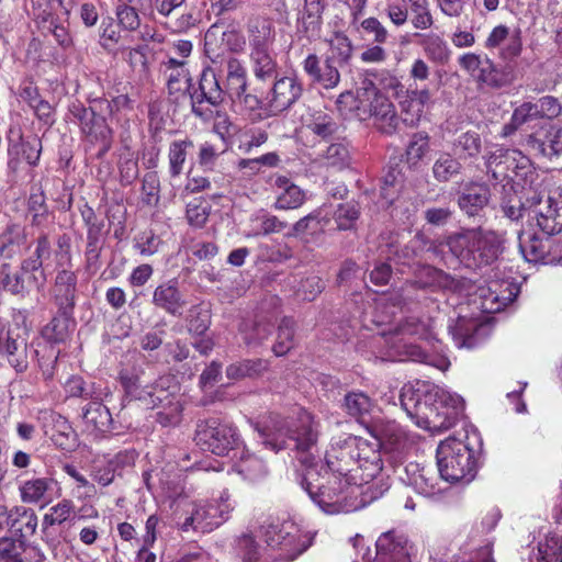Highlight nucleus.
Listing matches in <instances>:
<instances>
[{"mask_svg":"<svg viewBox=\"0 0 562 562\" xmlns=\"http://www.w3.org/2000/svg\"><path fill=\"white\" fill-rule=\"evenodd\" d=\"M402 176L401 171L396 168L391 169L383 179V186L381 188V195L385 200L386 204H391L398 189L401 187Z\"/></svg>","mask_w":562,"mask_h":562,"instance_id":"nucleus-63","label":"nucleus"},{"mask_svg":"<svg viewBox=\"0 0 562 562\" xmlns=\"http://www.w3.org/2000/svg\"><path fill=\"white\" fill-rule=\"evenodd\" d=\"M261 27L262 36H254L251 40V59L254 63V72L256 77L266 79L273 76L276 72L277 63L268 49V44L271 42L270 24L262 22Z\"/></svg>","mask_w":562,"mask_h":562,"instance_id":"nucleus-21","label":"nucleus"},{"mask_svg":"<svg viewBox=\"0 0 562 562\" xmlns=\"http://www.w3.org/2000/svg\"><path fill=\"white\" fill-rule=\"evenodd\" d=\"M400 402L418 427L432 434L451 428L464 408L460 395L422 380L404 384Z\"/></svg>","mask_w":562,"mask_h":562,"instance_id":"nucleus-2","label":"nucleus"},{"mask_svg":"<svg viewBox=\"0 0 562 562\" xmlns=\"http://www.w3.org/2000/svg\"><path fill=\"white\" fill-rule=\"evenodd\" d=\"M210 212V203L202 198H195L187 205V220L190 225L202 227L206 223Z\"/></svg>","mask_w":562,"mask_h":562,"instance_id":"nucleus-54","label":"nucleus"},{"mask_svg":"<svg viewBox=\"0 0 562 562\" xmlns=\"http://www.w3.org/2000/svg\"><path fill=\"white\" fill-rule=\"evenodd\" d=\"M193 147V143L186 138L173 140L168 149L169 173L172 178L179 177L183 171L188 150Z\"/></svg>","mask_w":562,"mask_h":562,"instance_id":"nucleus-42","label":"nucleus"},{"mask_svg":"<svg viewBox=\"0 0 562 562\" xmlns=\"http://www.w3.org/2000/svg\"><path fill=\"white\" fill-rule=\"evenodd\" d=\"M24 243V228L18 224L9 225L0 235V255L12 258L21 251Z\"/></svg>","mask_w":562,"mask_h":562,"instance_id":"nucleus-38","label":"nucleus"},{"mask_svg":"<svg viewBox=\"0 0 562 562\" xmlns=\"http://www.w3.org/2000/svg\"><path fill=\"white\" fill-rule=\"evenodd\" d=\"M37 527L35 513L24 506H14L9 510V529L20 537L31 536Z\"/></svg>","mask_w":562,"mask_h":562,"instance_id":"nucleus-33","label":"nucleus"},{"mask_svg":"<svg viewBox=\"0 0 562 562\" xmlns=\"http://www.w3.org/2000/svg\"><path fill=\"white\" fill-rule=\"evenodd\" d=\"M153 303L172 315H181L186 301L180 293L177 281L169 280L159 284L153 293Z\"/></svg>","mask_w":562,"mask_h":562,"instance_id":"nucleus-30","label":"nucleus"},{"mask_svg":"<svg viewBox=\"0 0 562 562\" xmlns=\"http://www.w3.org/2000/svg\"><path fill=\"white\" fill-rule=\"evenodd\" d=\"M303 127L321 139H329L335 136L339 125L335 119L322 110L308 111L303 116Z\"/></svg>","mask_w":562,"mask_h":562,"instance_id":"nucleus-31","label":"nucleus"},{"mask_svg":"<svg viewBox=\"0 0 562 562\" xmlns=\"http://www.w3.org/2000/svg\"><path fill=\"white\" fill-rule=\"evenodd\" d=\"M532 147L546 157L560 156L562 154V127L551 126L544 140L532 139Z\"/></svg>","mask_w":562,"mask_h":562,"instance_id":"nucleus-46","label":"nucleus"},{"mask_svg":"<svg viewBox=\"0 0 562 562\" xmlns=\"http://www.w3.org/2000/svg\"><path fill=\"white\" fill-rule=\"evenodd\" d=\"M461 162L448 153H440L432 166V176L439 182H448L461 172Z\"/></svg>","mask_w":562,"mask_h":562,"instance_id":"nucleus-45","label":"nucleus"},{"mask_svg":"<svg viewBox=\"0 0 562 562\" xmlns=\"http://www.w3.org/2000/svg\"><path fill=\"white\" fill-rule=\"evenodd\" d=\"M199 88L200 92L191 97L192 111L196 116L209 120L213 116L212 108L223 101L224 90L211 69L202 72Z\"/></svg>","mask_w":562,"mask_h":562,"instance_id":"nucleus-14","label":"nucleus"},{"mask_svg":"<svg viewBox=\"0 0 562 562\" xmlns=\"http://www.w3.org/2000/svg\"><path fill=\"white\" fill-rule=\"evenodd\" d=\"M420 45L427 58L437 65H446L451 58V50L445 38L435 33L423 35Z\"/></svg>","mask_w":562,"mask_h":562,"instance_id":"nucleus-35","label":"nucleus"},{"mask_svg":"<svg viewBox=\"0 0 562 562\" xmlns=\"http://www.w3.org/2000/svg\"><path fill=\"white\" fill-rule=\"evenodd\" d=\"M325 160L328 165L338 168L348 166L350 153L347 145L342 143L330 144L325 151Z\"/></svg>","mask_w":562,"mask_h":562,"instance_id":"nucleus-62","label":"nucleus"},{"mask_svg":"<svg viewBox=\"0 0 562 562\" xmlns=\"http://www.w3.org/2000/svg\"><path fill=\"white\" fill-rule=\"evenodd\" d=\"M218 526L215 518H213L212 512L209 509L204 501L195 503L193 505L191 514L184 519L181 525L183 531L190 529L199 532H211Z\"/></svg>","mask_w":562,"mask_h":562,"instance_id":"nucleus-32","label":"nucleus"},{"mask_svg":"<svg viewBox=\"0 0 562 562\" xmlns=\"http://www.w3.org/2000/svg\"><path fill=\"white\" fill-rule=\"evenodd\" d=\"M50 256V244L46 235L37 239L34 257L26 259L22 263L25 271H37L42 268L43 262Z\"/></svg>","mask_w":562,"mask_h":562,"instance_id":"nucleus-58","label":"nucleus"},{"mask_svg":"<svg viewBox=\"0 0 562 562\" xmlns=\"http://www.w3.org/2000/svg\"><path fill=\"white\" fill-rule=\"evenodd\" d=\"M204 503L212 512L218 526L229 519L236 506V501L227 488L222 490L216 496H213L210 501H204Z\"/></svg>","mask_w":562,"mask_h":562,"instance_id":"nucleus-40","label":"nucleus"},{"mask_svg":"<svg viewBox=\"0 0 562 562\" xmlns=\"http://www.w3.org/2000/svg\"><path fill=\"white\" fill-rule=\"evenodd\" d=\"M473 252V265H487L496 259L502 251L503 236L492 231H476Z\"/></svg>","mask_w":562,"mask_h":562,"instance_id":"nucleus-27","label":"nucleus"},{"mask_svg":"<svg viewBox=\"0 0 562 562\" xmlns=\"http://www.w3.org/2000/svg\"><path fill=\"white\" fill-rule=\"evenodd\" d=\"M481 137L475 132L461 134L454 143L456 153L460 158L476 157L481 153Z\"/></svg>","mask_w":562,"mask_h":562,"instance_id":"nucleus-52","label":"nucleus"},{"mask_svg":"<svg viewBox=\"0 0 562 562\" xmlns=\"http://www.w3.org/2000/svg\"><path fill=\"white\" fill-rule=\"evenodd\" d=\"M269 184L274 194L273 207L276 210H296L306 200L305 191L285 176L272 175Z\"/></svg>","mask_w":562,"mask_h":562,"instance_id":"nucleus-18","label":"nucleus"},{"mask_svg":"<svg viewBox=\"0 0 562 562\" xmlns=\"http://www.w3.org/2000/svg\"><path fill=\"white\" fill-rule=\"evenodd\" d=\"M374 403L362 392H350L345 396V408L355 417H362L372 412Z\"/></svg>","mask_w":562,"mask_h":562,"instance_id":"nucleus-50","label":"nucleus"},{"mask_svg":"<svg viewBox=\"0 0 562 562\" xmlns=\"http://www.w3.org/2000/svg\"><path fill=\"white\" fill-rule=\"evenodd\" d=\"M475 240H477L476 231L470 229L450 236L447 245L457 258L470 266L473 263Z\"/></svg>","mask_w":562,"mask_h":562,"instance_id":"nucleus-34","label":"nucleus"},{"mask_svg":"<svg viewBox=\"0 0 562 562\" xmlns=\"http://www.w3.org/2000/svg\"><path fill=\"white\" fill-rule=\"evenodd\" d=\"M429 151V136L427 133H415L406 147V160L409 166H417Z\"/></svg>","mask_w":562,"mask_h":562,"instance_id":"nucleus-49","label":"nucleus"},{"mask_svg":"<svg viewBox=\"0 0 562 562\" xmlns=\"http://www.w3.org/2000/svg\"><path fill=\"white\" fill-rule=\"evenodd\" d=\"M519 293V285L512 276L495 278L488 281L486 290L481 291L482 308L487 313H496L510 304Z\"/></svg>","mask_w":562,"mask_h":562,"instance_id":"nucleus-13","label":"nucleus"},{"mask_svg":"<svg viewBox=\"0 0 562 562\" xmlns=\"http://www.w3.org/2000/svg\"><path fill=\"white\" fill-rule=\"evenodd\" d=\"M195 441L201 449L216 456H226L239 450L240 440L237 430L229 424L211 418L198 425Z\"/></svg>","mask_w":562,"mask_h":562,"instance_id":"nucleus-9","label":"nucleus"},{"mask_svg":"<svg viewBox=\"0 0 562 562\" xmlns=\"http://www.w3.org/2000/svg\"><path fill=\"white\" fill-rule=\"evenodd\" d=\"M327 220L322 216V211L316 210L302 217L293 225V234L301 235L306 232L316 233L324 228Z\"/></svg>","mask_w":562,"mask_h":562,"instance_id":"nucleus-61","label":"nucleus"},{"mask_svg":"<svg viewBox=\"0 0 562 562\" xmlns=\"http://www.w3.org/2000/svg\"><path fill=\"white\" fill-rule=\"evenodd\" d=\"M233 471L248 482L259 481L267 474L265 462L246 449L234 452Z\"/></svg>","mask_w":562,"mask_h":562,"instance_id":"nucleus-28","label":"nucleus"},{"mask_svg":"<svg viewBox=\"0 0 562 562\" xmlns=\"http://www.w3.org/2000/svg\"><path fill=\"white\" fill-rule=\"evenodd\" d=\"M77 284L74 272L66 269L59 271L55 280V295L60 304H72Z\"/></svg>","mask_w":562,"mask_h":562,"instance_id":"nucleus-47","label":"nucleus"},{"mask_svg":"<svg viewBox=\"0 0 562 562\" xmlns=\"http://www.w3.org/2000/svg\"><path fill=\"white\" fill-rule=\"evenodd\" d=\"M313 536L293 520L260 527L256 533L245 532L236 539L240 562H269V550L280 559L293 561L312 544Z\"/></svg>","mask_w":562,"mask_h":562,"instance_id":"nucleus-3","label":"nucleus"},{"mask_svg":"<svg viewBox=\"0 0 562 562\" xmlns=\"http://www.w3.org/2000/svg\"><path fill=\"white\" fill-rule=\"evenodd\" d=\"M356 117L360 121L374 117L376 127L385 134L395 132L398 123L394 105L371 81L357 89Z\"/></svg>","mask_w":562,"mask_h":562,"instance_id":"nucleus-8","label":"nucleus"},{"mask_svg":"<svg viewBox=\"0 0 562 562\" xmlns=\"http://www.w3.org/2000/svg\"><path fill=\"white\" fill-rule=\"evenodd\" d=\"M126 393L147 408H157L156 419L162 426H177L182 418L180 387L170 376H161L155 385H143L137 375L121 374Z\"/></svg>","mask_w":562,"mask_h":562,"instance_id":"nucleus-4","label":"nucleus"},{"mask_svg":"<svg viewBox=\"0 0 562 562\" xmlns=\"http://www.w3.org/2000/svg\"><path fill=\"white\" fill-rule=\"evenodd\" d=\"M227 86L226 92L233 100L244 101L250 106H255L258 100L255 95L246 94L247 72L244 65L236 58L227 60Z\"/></svg>","mask_w":562,"mask_h":562,"instance_id":"nucleus-24","label":"nucleus"},{"mask_svg":"<svg viewBox=\"0 0 562 562\" xmlns=\"http://www.w3.org/2000/svg\"><path fill=\"white\" fill-rule=\"evenodd\" d=\"M210 326L209 310L203 305H194L189 310L188 328L195 335H202Z\"/></svg>","mask_w":562,"mask_h":562,"instance_id":"nucleus-57","label":"nucleus"},{"mask_svg":"<svg viewBox=\"0 0 562 562\" xmlns=\"http://www.w3.org/2000/svg\"><path fill=\"white\" fill-rule=\"evenodd\" d=\"M266 369V363L261 360H245L227 367L226 375L231 380H239L252 374H257Z\"/></svg>","mask_w":562,"mask_h":562,"instance_id":"nucleus-56","label":"nucleus"},{"mask_svg":"<svg viewBox=\"0 0 562 562\" xmlns=\"http://www.w3.org/2000/svg\"><path fill=\"white\" fill-rule=\"evenodd\" d=\"M430 100L431 92L428 88L409 89L401 102L403 111L411 115L405 121H409L412 124L418 121Z\"/></svg>","mask_w":562,"mask_h":562,"instance_id":"nucleus-36","label":"nucleus"},{"mask_svg":"<svg viewBox=\"0 0 562 562\" xmlns=\"http://www.w3.org/2000/svg\"><path fill=\"white\" fill-rule=\"evenodd\" d=\"M42 150L41 140L36 136L24 139L20 133L11 131L9 136V168L13 171L21 169L22 165L34 166L40 159Z\"/></svg>","mask_w":562,"mask_h":562,"instance_id":"nucleus-16","label":"nucleus"},{"mask_svg":"<svg viewBox=\"0 0 562 562\" xmlns=\"http://www.w3.org/2000/svg\"><path fill=\"white\" fill-rule=\"evenodd\" d=\"M52 440L57 447L67 451L77 446L76 434L66 418L59 416L55 420Z\"/></svg>","mask_w":562,"mask_h":562,"instance_id":"nucleus-48","label":"nucleus"},{"mask_svg":"<svg viewBox=\"0 0 562 562\" xmlns=\"http://www.w3.org/2000/svg\"><path fill=\"white\" fill-rule=\"evenodd\" d=\"M485 165L495 180H507L521 189H535L539 178L530 159L517 149L493 146L487 151Z\"/></svg>","mask_w":562,"mask_h":562,"instance_id":"nucleus-5","label":"nucleus"},{"mask_svg":"<svg viewBox=\"0 0 562 562\" xmlns=\"http://www.w3.org/2000/svg\"><path fill=\"white\" fill-rule=\"evenodd\" d=\"M488 201L487 189L482 186H473L459 198V206L468 215H475Z\"/></svg>","mask_w":562,"mask_h":562,"instance_id":"nucleus-43","label":"nucleus"},{"mask_svg":"<svg viewBox=\"0 0 562 562\" xmlns=\"http://www.w3.org/2000/svg\"><path fill=\"white\" fill-rule=\"evenodd\" d=\"M561 209L552 198H540L536 204L528 209L529 227L532 229L538 227L544 236L560 233L562 231Z\"/></svg>","mask_w":562,"mask_h":562,"instance_id":"nucleus-15","label":"nucleus"},{"mask_svg":"<svg viewBox=\"0 0 562 562\" xmlns=\"http://www.w3.org/2000/svg\"><path fill=\"white\" fill-rule=\"evenodd\" d=\"M302 94V85L296 76H283L273 85L270 98V108L273 112H281L290 108Z\"/></svg>","mask_w":562,"mask_h":562,"instance_id":"nucleus-22","label":"nucleus"},{"mask_svg":"<svg viewBox=\"0 0 562 562\" xmlns=\"http://www.w3.org/2000/svg\"><path fill=\"white\" fill-rule=\"evenodd\" d=\"M519 250L530 263H562V244L552 245L549 236H541L532 228L524 229L518 235Z\"/></svg>","mask_w":562,"mask_h":562,"instance_id":"nucleus-11","label":"nucleus"},{"mask_svg":"<svg viewBox=\"0 0 562 562\" xmlns=\"http://www.w3.org/2000/svg\"><path fill=\"white\" fill-rule=\"evenodd\" d=\"M380 561L411 562L407 540L393 531L381 535L375 543Z\"/></svg>","mask_w":562,"mask_h":562,"instance_id":"nucleus-23","label":"nucleus"},{"mask_svg":"<svg viewBox=\"0 0 562 562\" xmlns=\"http://www.w3.org/2000/svg\"><path fill=\"white\" fill-rule=\"evenodd\" d=\"M389 334L394 338L392 348L395 349L400 361H415L435 364L427 348L431 346L434 333L429 322L413 316L401 321Z\"/></svg>","mask_w":562,"mask_h":562,"instance_id":"nucleus-6","label":"nucleus"},{"mask_svg":"<svg viewBox=\"0 0 562 562\" xmlns=\"http://www.w3.org/2000/svg\"><path fill=\"white\" fill-rule=\"evenodd\" d=\"M484 46L487 49L499 48V56L503 59H514L522 49L521 32L510 31L508 26L499 24L492 29Z\"/></svg>","mask_w":562,"mask_h":562,"instance_id":"nucleus-20","label":"nucleus"},{"mask_svg":"<svg viewBox=\"0 0 562 562\" xmlns=\"http://www.w3.org/2000/svg\"><path fill=\"white\" fill-rule=\"evenodd\" d=\"M359 217V210L356 204L347 202L340 204L335 211L334 218L337 223L338 229H351Z\"/></svg>","mask_w":562,"mask_h":562,"instance_id":"nucleus-60","label":"nucleus"},{"mask_svg":"<svg viewBox=\"0 0 562 562\" xmlns=\"http://www.w3.org/2000/svg\"><path fill=\"white\" fill-rule=\"evenodd\" d=\"M85 431L99 438L112 429V416L109 408L100 402H91L83 409L82 414Z\"/></svg>","mask_w":562,"mask_h":562,"instance_id":"nucleus-26","label":"nucleus"},{"mask_svg":"<svg viewBox=\"0 0 562 562\" xmlns=\"http://www.w3.org/2000/svg\"><path fill=\"white\" fill-rule=\"evenodd\" d=\"M400 481L425 497H436L446 492L443 484L434 471L419 463L409 462L398 471Z\"/></svg>","mask_w":562,"mask_h":562,"instance_id":"nucleus-12","label":"nucleus"},{"mask_svg":"<svg viewBox=\"0 0 562 562\" xmlns=\"http://www.w3.org/2000/svg\"><path fill=\"white\" fill-rule=\"evenodd\" d=\"M330 47L329 60L347 63L352 55V43L344 33H335L328 41Z\"/></svg>","mask_w":562,"mask_h":562,"instance_id":"nucleus-53","label":"nucleus"},{"mask_svg":"<svg viewBox=\"0 0 562 562\" xmlns=\"http://www.w3.org/2000/svg\"><path fill=\"white\" fill-rule=\"evenodd\" d=\"M474 79L492 88H502L512 81L509 72L499 70L490 58L484 59Z\"/></svg>","mask_w":562,"mask_h":562,"instance_id":"nucleus-44","label":"nucleus"},{"mask_svg":"<svg viewBox=\"0 0 562 562\" xmlns=\"http://www.w3.org/2000/svg\"><path fill=\"white\" fill-rule=\"evenodd\" d=\"M20 497L23 503L40 505L42 508L60 495V487L54 479L33 477L21 483Z\"/></svg>","mask_w":562,"mask_h":562,"instance_id":"nucleus-19","label":"nucleus"},{"mask_svg":"<svg viewBox=\"0 0 562 562\" xmlns=\"http://www.w3.org/2000/svg\"><path fill=\"white\" fill-rule=\"evenodd\" d=\"M72 113L80 121L81 131L89 137L90 142L100 143V154H104L110 148L112 130L105 122V119L97 114L92 108L86 109L75 105Z\"/></svg>","mask_w":562,"mask_h":562,"instance_id":"nucleus-17","label":"nucleus"},{"mask_svg":"<svg viewBox=\"0 0 562 562\" xmlns=\"http://www.w3.org/2000/svg\"><path fill=\"white\" fill-rule=\"evenodd\" d=\"M416 283L419 288L432 290H456L458 288V282L453 278L434 267L422 268Z\"/></svg>","mask_w":562,"mask_h":562,"instance_id":"nucleus-37","label":"nucleus"},{"mask_svg":"<svg viewBox=\"0 0 562 562\" xmlns=\"http://www.w3.org/2000/svg\"><path fill=\"white\" fill-rule=\"evenodd\" d=\"M116 18L119 24L126 31H135L140 25V19L134 7L119 4L116 7Z\"/></svg>","mask_w":562,"mask_h":562,"instance_id":"nucleus-64","label":"nucleus"},{"mask_svg":"<svg viewBox=\"0 0 562 562\" xmlns=\"http://www.w3.org/2000/svg\"><path fill=\"white\" fill-rule=\"evenodd\" d=\"M562 554V538L557 533H548L538 544L531 562H558Z\"/></svg>","mask_w":562,"mask_h":562,"instance_id":"nucleus-41","label":"nucleus"},{"mask_svg":"<svg viewBox=\"0 0 562 562\" xmlns=\"http://www.w3.org/2000/svg\"><path fill=\"white\" fill-rule=\"evenodd\" d=\"M221 41V50L238 52L245 45L244 36L236 30H223L218 25H212L205 34V47L207 53H216L215 46Z\"/></svg>","mask_w":562,"mask_h":562,"instance_id":"nucleus-29","label":"nucleus"},{"mask_svg":"<svg viewBox=\"0 0 562 562\" xmlns=\"http://www.w3.org/2000/svg\"><path fill=\"white\" fill-rule=\"evenodd\" d=\"M323 4L321 0H305L301 22L305 32H314L321 24Z\"/></svg>","mask_w":562,"mask_h":562,"instance_id":"nucleus-55","label":"nucleus"},{"mask_svg":"<svg viewBox=\"0 0 562 562\" xmlns=\"http://www.w3.org/2000/svg\"><path fill=\"white\" fill-rule=\"evenodd\" d=\"M167 89L176 100L184 97L191 85V76L187 68V61L176 57H169L164 63Z\"/></svg>","mask_w":562,"mask_h":562,"instance_id":"nucleus-25","label":"nucleus"},{"mask_svg":"<svg viewBox=\"0 0 562 562\" xmlns=\"http://www.w3.org/2000/svg\"><path fill=\"white\" fill-rule=\"evenodd\" d=\"M437 465L445 482H470L474 479L476 462L473 450L454 437L442 440L437 448Z\"/></svg>","mask_w":562,"mask_h":562,"instance_id":"nucleus-7","label":"nucleus"},{"mask_svg":"<svg viewBox=\"0 0 562 562\" xmlns=\"http://www.w3.org/2000/svg\"><path fill=\"white\" fill-rule=\"evenodd\" d=\"M260 432L263 443L273 451L293 442L305 467L302 486L327 515L352 513L381 497L390 487L382 473L381 448L401 451L406 445L400 425L386 422L375 427L374 442L351 435L331 438L324 459L316 461L312 449L318 440V423L303 408L290 420L269 416Z\"/></svg>","mask_w":562,"mask_h":562,"instance_id":"nucleus-1","label":"nucleus"},{"mask_svg":"<svg viewBox=\"0 0 562 562\" xmlns=\"http://www.w3.org/2000/svg\"><path fill=\"white\" fill-rule=\"evenodd\" d=\"M456 552L446 560L439 562H494L492 557V543L483 538L477 528L463 530L453 540Z\"/></svg>","mask_w":562,"mask_h":562,"instance_id":"nucleus-10","label":"nucleus"},{"mask_svg":"<svg viewBox=\"0 0 562 562\" xmlns=\"http://www.w3.org/2000/svg\"><path fill=\"white\" fill-rule=\"evenodd\" d=\"M294 345V322L284 317L279 327L277 334V341L273 345V352L276 356L285 355Z\"/></svg>","mask_w":562,"mask_h":562,"instance_id":"nucleus-51","label":"nucleus"},{"mask_svg":"<svg viewBox=\"0 0 562 562\" xmlns=\"http://www.w3.org/2000/svg\"><path fill=\"white\" fill-rule=\"evenodd\" d=\"M402 2L411 14V22L415 29L428 30L434 25L429 0H402Z\"/></svg>","mask_w":562,"mask_h":562,"instance_id":"nucleus-39","label":"nucleus"},{"mask_svg":"<svg viewBox=\"0 0 562 562\" xmlns=\"http://www.w3.org/2000/svg\"><path fill=\"white\" fill-rule=\"evenodd\" d=\"M72 510V502L69 499H63L55 506L50 507L48 513L44 515L43 525L46 527L61 525L70 517Z\"/></svg>","mask_w":562,"mask_h":562,"instance_id":"nucleus-59","label":"nucleus"}]
</instances>
